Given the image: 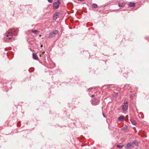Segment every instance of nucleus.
Listing matches in <instances>:
<instances>
[{"label":"nucleus","mask_w":149,"mask_h":149,"mask_svg":"<svg viewBox=\"0 0 149 149\" xmlns=\"http://www.w3.org/2000/svg\"><path fill=\"white\" fill-rule=\"evenodd\" d=\"M18 31L17 28L10 29L5 34L4 40L6 42H8L11 39L14 34H16L17 33Z\"/></svg>","instance_id":"f257e3e1"},{"label":"nucleus","mask_w":149,"mask_h":149,"mask_svg":"<svg viewBox=\"0 0 149 149\" xmlns=\"http://www.w3.org/2000/svg\"><path fill=\"white\" fill-rule=\"evenodd\" d=\"M58 32V31L57 30H56L54 31L52 33H50L48 37L49 38H51L54 37L57 34Z\"/></svg>","instance_id":"f03ea898"},{"label":"nucleus","mask_w":149,"mask_h":149,"mask_svg":"<svg viewBox=\"0 0 149 149\" xmlns=\"http://www.w3.org/2000/svg\"><path fill=\"white\" fill-rule=\"evenodd\" d=\"M60 3V1L59 0H58L56 1H55L53 3L54 8L56 9H57L58 8Z\"/></svg>","instance_id":"7ed1b4c3"},{"label":"nucleus","mask_w":149,"mask_h":149,"mask_svg":"<svg viewBox=\"0 0 149 149\" xmlns=\"http://www.w3.org/2000/svg\"><path fill=\"white\" fill-rule=\"evenodd\" d=\"M99 101L97 99L94 98L91 101V104H92L95 105H97L99 104Z\"/></svg>","instance_id":"20e7f679"},{"label":"nucleus","mask_w":149,"mask_h":149,"mask_svg":"<svg viewBox=\"0 0 149 149\" xmlns=\"http://www.w3.org/2000/svg\"><path fill=\"white\" fill-rule=\"evenodd\" d=\"M135 143H137V142H136V141H134L132 142L129 143H128L126 146V148H130L132 147L134 145V144Z\"/></svg>","instance_id":"39448f33"},{"label":"nucleus","mask_w":149,"mask_h":149,"mask_svg":"<svg viewBox=\"0 0 149 149\" xmlns=\"http://www.w3.org/2000/svg\"><path fill=\"white\" fill-rule=\"evenodd\" d=\"M128 103L127 102L124 103V104L123 105L122 109L124 111H126L128 108Z\"/></svg>","instance_id":"423d86ee"},{"label":"nucleus","mask_w":149,"mask_h":149,"mask_svg":"<svg viewBox=\"0 0 149 149\" xmlns=\"http://www.w3.org/2000/svg\"><path fill=\"white\" fill-rule=\"evenodd\" d=\"M60 13H56L54 15L53 17V19L54 20L56 19L59 16Z\"/></svg>","instance_id":"0eeeda50"},{"label":"nucleus","mask_w":149,"mask_h":149,"mask_svg":"<svg viewBox=\"0 0 149 149\" xmlns=\"http://www.w3.org/2000/svg\"><path fill=\"white\" fill-rule=\"evenodd\" d=\"M124 120V117L123 116H121L118 118V120L119 121H123Z\"/></svg>","instance_id":"6e6552de"},{"label":"nucleus","mask_w":149,"mask_h":149,"mask_svg":"<svg viewBox=\"0 0 149 149\" xmlns=\"http://www.w3.org/2000/svg\"><path fill=\"white\" fill-rule=\"evenodd\" d=\"M130 121L132 124L134 125H136V122L132 118L130 119Z\"/></svg>","instance_id":"1a4fd4ad"},{"label":"nucleus","mask_w":149,"mask_h":149,"mask_svg":"<svg viewBox=\"0 0 149 149\" xmlns=\"http://www.w3.org/2000/svg\"><path fill=\"white\" fill-rule=\"evenodd\" d=\"M33 59L36 60H38V58L37 56L34 53L33 54Z\"/></svg>","instance_id":"9d476101"},{"label":"nucleus","mask_w":149,"mask_h":149,"mask_svg":"<svg viewBox=\"0 0 149 149\" xmlns=\"http://www.w3.org/2000/svg\"><path fill=\"white\" fill-rule=\"evenodd\" d=\"M129 6L130 7H133L135 6V3H131L129 4Z\"/></svg>","instance_id":"9b49d317"},{"label":"nucleus","mask_w":149,"mask_h":149,"mask_svg":"<svg viewBox=\"0 0 149 149\" xmlns=\"http://www.w3.org/2000/svg\"><path fill=\"white\" fill-rule=\"evenodd\" d=\"M31 32L33 33H34L36 34H38L39 33V31L36 30H32L31 31Z\"/></svg>","instance_id":"f8f14e48"},{"label":"nucleus","mask_w":149,"mask_h":149,"mask_svg":"<svg viewBox=\"0 0 149 149\" xmlns=\"http://www.w3.org/2000/svg\"><path fill=\"white\" fill-rule=\"evenodd\" d=\"M92 7L93 8H95L97 7V6L96 4L94 3L92 5Z\"/></svg>","instance_id":"ddd939ff"},{"label":"nucleus","mask_w":149,"mask_h":149,"mask_svg":"<svg viewBox=\"0 0 149 149\" xmlns=\"http://www.w3.org/2000/svg\"><path fill=\"white\" fill-rule=\"evenodd\" d=\"M124 6H125V4L123 3H119L118 4V6L120 7H122Z\"/></svg>","instance_id":"4468645a"},{"label":"nucleus","mask_w":149,"mask_h":149,"mask_svg":"<svg viewBox=\"0 0 149 149\" xmlns=\"http://www.w3.org/2000/svg\"><path fill=\"white\" fill-rule=\"evenodd\" d=\"M127 127L126 125H125L122 128V130H126L127 129Z\"/></svg>","instance_id":"2eb2a0df"},{"label":"nucleus","mask_w":149,"mask_h":149,"mask_svg":"<svg viewBox=\"0 0 149 149\" xmlns=\"http://www.w3.org/2000/svg\"><path fill=\"white\" fill-rule=\"evenodd\" d=\"M117 148H123L122 146L120 145H117Z\"/></svg>","instance_id":"dca6fc26"},{"label":"nucleus","mask_w":149,"mask_h":149,"mask_svg":"<svg viewBox=\"0 0 149 149\" xmlns=\"http://www.w3.org/2000/svg\"><path fill=\"white\" fill-rule=\"evenodd\" d=\"M47 0L49 3H51L52 2V0Z\"/></svg>","instance_id":"f3484780"},{"label":"nucleus","mask_w":149,"mask_h":149,"mask_svg":"<svg viewBox=\"0 0 149 149\" xmlns=\"http://www.w3.org/2000/svg\"><path fill=\"white\" fill-rule=\"evenodd\" d=\"M136 142H137V143H135V144H134V145H135L136 146V145H138V143H137V142L136 141Z\"/></svg>","instance_id":"a211bd4d"},{"label":"nucleus","mask_w":149,"mask_h":149,"mask_svg":"<svg viewBox=\"0 0 149 149\" xmlns=\"http://www.w3.org/2000/svg\"><path fill=\"white\" fill-rule=\"evenodd\" d=\"M102 115H103V116L104 117H105V118H106V116L105 115H104V113H102Z\"/></svg>","instance_id":"6ab92c4d"},{"label":"nucleus","mask_w":149,"mask_h":149,"mask_svg":"<svg viewBox=\"0 0 149 149\" xmlns=\"http://www.w3.org/2000/svg\"><path fill=\"white\" fill-rule=\"evenodd\" d=\"M79 1H85V0H78Z\"/></svg>","instance_id":"aec40b11"},{"label":"nucleus","mask_w":149,"mask_h":149,"mask_svg":"<svg viewBox=\"0 0 149 149\" xmlns=\"http://www.w3.org/2000/svg\"><path fill=\"white\" fill-rule=\"evenodd\" d=\"M94 96H95V95H91V97H94Z\"/></svg>","instance_id":"412c9836"},{"label":"nucleus","mask_w":149,"mask_h":149,"mask_svg":"<svg viewBox=\"0 0 149 149\" xmlns=\"http://www.w3.org/2000/svg\"><path fill=\"white\" fill-rule=\"evenodd\" d=\"M45 53V52H42V54H44Z\"/></svg>","instance_id":"4be33fe9"},{"label":"nucleus","mask_w":149,"mask_h":149,"mask_svg":"<svg viewBox=\"0 0 149 149\" xmlns=\"http://www.w3.org/2000/svg\"><path fill=\"white\" fill-rule=\"evenodd\" d=\"M39 56L40 57H41L42 56V55L40 54V55H39Z\"/></svg>","instance_id":"5701e85b"},{"label":"nucleus","mask_w":149,"mask_h":149,"mask_svg":"<svg viewBox=\"0 0 149 149\" xmlns=\"http://www.w3.org/2000/svg\"><path fill=\"white\" fill-rule=\"evenodd\" d=\"M41 47H42V45H41Z\"/></svg>","instance_id":"b1692460"}]
</instances>
